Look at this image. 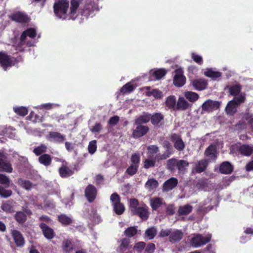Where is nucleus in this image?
<instances>
[{"mask_svg":"<svg viewBox=\"0 0 253 253\" xmlns=\"http://www.w3.org/2000/svg\"><path fill=\"white\" fill-rule=\"evenodd\" d=\"M129 209L131 215L139 217L142 221H146L149 217L148 206L144 203L139 206V201L137 199H129Z\"/></svg>","mask_w":253,"mask_h":253,"instance_id":"f257e3e1","label":"nucleus"},{"mask_svg":"<svg viewBox=\"0 0 253 253\" xmlns=\"http://www.w3.org/2000/svg\"><path fill=\"white\" fill-rule=\"evenodd\" d=\"M69 2L68 0H57L53 5V11L59 18L65 19L67 17Z\"/></svg>","mask_w":253,"mask_h":253,"instance_id":"f03ea898","label":"nucleus"},{"mask_svg":"<svg viewBox=\"0 0 253 253\" xmlns=\"http://www.w3.org/2000/svg\"><path fill=\"white\" fill-rule=\"evenodd\" d=\"M110 200L113 205V209L115 212L121 215L125 211V206L123 203L121 202V197L117 193H114L110 196Z\"/></svg>","mask_w":253,"mask_h":253,"instance_id":"7ed1b4c3","label":"nucleus"},{"mask_svg":"<svg viewBox=\"0 0 253 253\" xmlns=\"http://www.w3.org/2000/svg\"><path fill=\"white\" fill-rule=\"evenodd\" d=\"M16 62L15 57L8 55L4 52H0V66L4 70L6 71L8 68L14 66Z\"/></svg>","mask_w":253,"mask_h":253,"instance_id":"20e7f679","label":"nucleus"},{"mask_svg":"<svg viewBox=\"0 0 253 253\" xmlns=\"http://www.w3.org/2000/svg\"><path fill=\"white\" fill-rule=\"evenodd\" d=\"M211 235L206 237L198 234L195 235L190 240L191 245L195 248H198L209 243L211 240Z\"/></svg>","mask_w":253,"mask_h":253,"instance_id":"39448f33","label":"nucleus"},{"mask_svg":"<svg viewBox=\"0 0 253 253\" xmlns=\"http://www.w3.org/2000/svg\"><path fill=\"white\" fill-rule=\"evenodd\" d=\"M35 38L36 36V31L34 28H29L23 31L20 37V42L16 45V49L21 51L20 49L25 44L27 37Z\"/></svg>","mask_w":253,"mask_h":253,"instance_id":"423d86ee","label":"nucleus"},{"mask_svg":"<svg viewBox=\"0 0 253 253\" xmlns=\"http://www.w3.org/2000/svg\"><path fill=\"white\" fill-rule=\"evenodd\" d=\"M9 17L12 21L22 24L28 23L30 21V18L28 15L25 13L21 11L13 13Z\"/></svg>","mask_w":253,"mask_h":253,"instance_id":"0eeeda50","label":"nucleus"},{"mask_svg":"<svg viewBox=\"0 0 253 253\" xmlns=\"http://www.w3.org/2000/svg\"><path fill=\"white\" fill-rule=\"evenodd\" d=\"M221 106V102L208 99L202 105V110L207 112H212L218 109Z\"/></svg>","mask_w":253,"mask_h":253,"instance_id":"6e6552de","label":"nucleus"},{"mask_svg":"<svg viewBox=\"0 0 253 253\" xmlns=\"http://www.w3.org/2000/svg\"><path fill=\"white\" fill-rule=\"evenodd\" d=\"M97 193L96 188L92 184L86 186L84 190V195L87 201L91 203L95 199Z\"/></svg>","mask_w":253,"mask_h":253,"instance_id":"1a4fd4ad","label":"nucleus"},{"mask_svg":"<svg viewBox=\"0 0 253 253\" xmlns=\"http://www.w3.org/2000/svg\"><path fill=\"white\" fill-rule=\"evenodd\" d=\"M39 227L41 229L44 237L48 239L51 240L55 236V233L53 229L47 225L45 223L42 222L39 224Z\"/></svg>","mask_w":253,"mask_h":253,"instance_id":"9d476101","label":"nucleus"},{"mask_svg":"<svg viewBox=\"0 0 253 253\" xmlns=\"http://www.w3.org/2000/svg\"><path fill=\"white\" fill-rule=\"evenodd\" d=\"M137 126L132 133V136L134 138H138L144 136L147 133L149 128L147 126L142 125H136Z\"/></svg>","mask_w":253,"mask_h":253,"instance_id":"9b49d317","label":"nucleus"},{"mask_svg":"<svg viewBox=\"0 0 253 253\" xmlns=\"http://www.w3.org/2000/svg\"><path fill=\"white\" fill-rule=\"evenodd\" d=\"M11 236L17 247H23L24 246L25 241L20 231L17 230H13L11 231Z\"/></svg>","mask_w":253,"mask_h":253,"instance_id":"f8f14e48","label":"nucleus"},{"mask_svg":"<svg viewBox=\"0 0 253 253\" xmlns=\"http://www.w3.org/2000/svg\"><path fill=\"white\" fill-rule=\"evenodd\" d=\"M237 150L242 155L249 157L253 153V144H242L238 147Z\"/></svg>","mask_w":253,"mask_h":253,"instance_id":"ddd939ff","label":"nucleus"},{"mask_svg":"<svg viewBox=\"0 0 253 253\" xmlns=\"http://www.w3.org/2000/svg\"><path fill=\"white\" fill-rule=\"evenodd\" d=\"M96 9L95 2L90 1L86 2L82 11V14L86 17H88Z\"/></svg>","mask_w":253,"mask_h":253,"instance_id":"4468645a","label":"nucleus"},{"mask_svg":"<svg viewBox=\"0 0 253 253\" xmlns=\"http://www.w3.org/2000/svg\"><path fill=\"white\" fill-rule=\"evenodd\" d=\"M233 166L228 161L221 163L219 167V172L223 174H231L233 171Z\"/></svg>","mask_w":253,"mask_h":253,"instance_id":"2eb2a0df","label":"nucleus"},{"mask_svg":"<svg viewBox=\"0 0 253 253\" xmlns=\"http://www.w3.org/2000/svg\"><path fill=\"white\" fill-rule=\"evenodd\" d=\"M169 70L165 68H154L150 70L149 75L155 79H161L168 73Z\"/></svg>","mask_w":253,"mask_h":253,"instance_id":"dca6fc26","label":"nucleus"},{"mask_svg":"<svg viewBox=\"0 0 253 253\" xmlns=\"http://www.w3.org/2000/svg\"><path fill=\"white\" fill-rule=\"evenodd\" d=\"M46 138L49 141H54L56 143H61L65 140V136L58 132L50 131L46 136Z\"/></svg>","mask_w":253,"mask_h":253,"instance_id":"f3484780","label":"nucleus"},{"mask_svg":"<svg viewBox=\"0 0 253 253\" xmlns=\"http://www.w3.org/2000/svg\"><path fill=\"white\" fill-rule=\"evenodd\" d=\"M177 184V179L175 177H171L164 183L163 190L164 191H169L175 188Z\"/></svg>","mask_w":253,"mask_h":253,"instance_id":"a211bd4d","label":"nucleus"},{"mask_svg":"<svg viewBox=\"0 0 253 253\" xmlns=\"http://www.w3.org/2000/svg\"><path fill=\"white\" fill-rule=\"evenodd\" d=\"M192 105L189 104L183 97H179L176 102V111H185L191 107Z\"/></svg>","mask_w":253,"mask_h":253,"instance_id":"6ab92c4d","label":"nucleus"},{"mask_svg":"<svg viewBox=\"0 0 253 253\" xmlns=\"http://www.w3.org/2000/svg\"><path fill=\"white\" fill-rule=\"evenodd\" d=\"M204 75L208 78L212 79H217L222 77V73L221 72L218 71L215 68H207L204 72Z\"/></svg>","mask_w":253,"mask_h":253,"instance_id":"aec40b11","label":"nucleus"},{"mask_svg":"<svg viewBox=\"0 0 253 253\" xmlns=\"http://www.w3.org/2000/svg\"><path fill=\"white\" fill-rule=\"evenodd\" d=\"M205 155L209 158L210 160L215 161L217 158V151L215 146L213 145H210L206 148Z\"/></svg>","mask_w":253,"mask_h":253,"instance_id":"412c9836","label":"nucleus"},{"mask_svg":"<svg viewBox=\"0 0 253 253\" xmlns=\"http://www.w3.org/2000/svg\"><path fill=\"white\" fill-rule=\"evenodd\" d=\"M183 237V232L180 230H176L170 233L169 236V241L171 243L179 242Z\"/></svg>","mask_w":253,"mask_h":253,"instance_id":"4be33fe9","label":"nucleus"},{"mask_svg":"<svg viewBox=\"0 0 253 253\" xmlns=\"http://www.w3.org/2000/svg\"><path fill=\"white\" fill-rule=\"evenodd\" d=\"M165 106L169 110H172L175 111L176 105V97L173 95L168 96L165 101Z\"/></svg>","mask_w":253,"mask_h":253,"instance_id":"5701e85b","label":"nucleus"},{"mask_svg":"<svg viewBox=\"0 0 253 253\" xmlns=\"http://www.w3.org/2000/svg\"><path fill=\"white\" fill-rule=\"evenodd\" d=\"M150 204L152 209L153 211H156L160 208L163 204H166L164 203V200L162 198L155 197L150 200Z\"/></svg>","mask_w":253,"mask_h":253,"instance_id":"b1692460","label":"nucleus"},{"mask_svg":"<svg viewBox=\"0 0 253 253\" xmlns=\"http://www.w3.org/2000/svg\"><path fill=\"white\" fill-rule=\"evenodd\" d=\"M150 114L147 112H143L141 115L135 119V125H142L147 124L150 121Z\"/></svg>","mask_w":253,"mask_h":253,"instance_id":"393cba45","label":"nucleus"},{"mask_svg":"<svg viewBox=\"0 0 253 253\" xmlns=\"http://www.w3.org/2000/svg\"><path fill=\"white\" fill-rule=\"evenodd\" d=\"M12 170L11 164L6 159H0V171L11 173Z\"/></svg>","mask_w":253,"mask_h":253,"instance_id":"a878e982","label":"nucleus"},{"mask_svg":"<svg viewBox=\"0 0 253 253\" xmlns=\"http://www.w3.org/2000/svg\"><path fill=\"white\" fill-rule=\"evenodd\" d=\"M209 161L207 159H202L198 161L196 164L195 171L197 173H201L207 169Z\"/></svg>","mask_w":253,"mask_h":253,"instance_id":"bb28decb","label":"nucleus"},{"mask_svg":"<svg viewBox=\"0 0 253 253\" xmlns=\"http://www.w3.org/2000/svg\"><path fill=\"white\" fill-rule=\"evenodd\" d=\"M60 176L63 178H67L74 173V170L66 166H62L58 170Z\"/></svg>","mask_w":253,"mask_h":253,"instance_id":"cd10ccee","label":"nucleus"},{"mask_svg":"<svg viewBox=\"0 0 253 253\" xmlns=\"http://www.w3.org/2000/svg\"><path fill=\"white\" fill-rule=\"evenodd\" d=\"M150 121L155 126H159L161 122L164 119V116L161 113H155L153 115L150 114Z\"/></svg>","mask_w":253,"mask_h":253,"instance_id":"c85d7f7f","label":"nucleus"},{"mask_svg":"<svg viewBox=\"0 0 253 253\" xmlns=\"http://www.w3.org/2000/svg\"><path fill=\"white\" fill-rule=\"evenodd\" d=\"M57 220L63 226H67L73 223L72 218L65 214H61L57 216Z\"/></svg>","mask_w":253,"mask_h":253,"instance_id":"c756f323","label":"nucleus"},{"mask_svg":"<svg viewBox=\"0 0 253 253\" xmlns=\"http://www.w3.org/2000/svg\"><path fill=\"white\" fill-rule=\"evenodd\" d=\"M192 206L189 204L180 206L177 211V214L178 216L187 215L192 212Z\"/></svg>","mask_w":253,"mask_h":253,"instance_id":"7c9ffc66","label":"nucleus"},{"mask_svg":"<svg viewBox=\"0 0 253 253\" xmlns=\"http://www.w3.org/2000/svg\"><path fill=\"white\" fill-rule=\"evenodd\" d=\"M38 160L40 164L46 167L50 166L52 162L51 156L47 154H43L41 155L39 157Z\"/></svg>","mask_w":253,"mask_h":253,"instance_id":"2f4dec72","label":"nucleus"},{"mask_svg":"<svg viewBox=\"0 0 253 253\" xmlns=\"http://www.w3.org/2000/svg\"><path fill=\"white\" fill-rule=\"evenodd\" d=\"M192 84L195 89L198 90L205 89L208 85L207 80H193Z\"/></svg>","mask_w":253,"mask_h":253,"instance_id":"473e14b6","label":"nucleus"},{"mask_svg":"<svg viewBox=\"0 0 253 253\" xmlns=\"http://www.w3.org/2000/svg\"><path fill=\"white\" fill-rule=\"evenodd\" d=\"M62 249L64 253H70L74 249V244L71 240L65 239L62 242Z\"/></svg>","mask_w":253,"mask_h":253,"instance_id":"72a5a7b5","label":"nucleus"},{"mask_svg":"<svg viewBox=\"0 0 253 253\" xmlns=\"http://www.w3.org/2000/svg\"><path fill=\"white\" fill-rule=\"evenodd\" d=\"M175 66L176 69L173 72V79H186V77L184 75L183 68L178 65H175Z\"/></svg>","mask_w":253,"mask_h":253,"instance_id":"f704fd0d","label":"nucleus"},{"mask_svg":"<svg viewBox=\"0 0 253 253\" xmlns=\"http://www.w3.org/2000/svg\"><path fill=\"white\" fill-rule=\"evenodd\" d=\"M15 220L19 224H23L27 220V217L26 214L22 211H17L14 215Z\"/></svg>","mask_w":253,"mask_h":253,"instance_id":"c9c22d12","label":"nucleus"},{"mask_svg":"<svg viewBox=\"0 0 253 253\" xmlns=\"http://www.w3.org/2000/svg\"><path fill=\"white\" fill-rule=\"evenodd\" d=\"M18 184L20 187L27 190H31L33 186V183L30 180L21 178L18 180Z\"/></svg>","mask_w":253,"mask_h":253,"instance_id":"e433bc0d","label":"nucleus"},{"mask_svg":"<svg viewBox=\"0 0 253 253\" xmlns=\"http://www.w3.org/2000/svg\"><path fill=\"white\" fill-rule=\"evenodd\" d=\"M246 100V94L245 93H242L237 96H235L234 99L230 101L231 103H233L236 106H239L242 103L245 102Z\"/></svg>","mask_w":253,"mask_h":253,"instance_id":"4c0bfd02","label":"nucleus"},{"mask_svg":"<svg viewBox=\"0 0 253 253\" xmlns=\"http://www.w3.org/2000/svg\"><path fill=\"white\" fill-rule=\"evenodd\" d=\"M70 3L69 15L73 16L77 13L80 6V2L79 0H71Z\"/></svg>","mask_w":253,"mask_h":253,"instance_id":"58836bf2","label":"nucleus"},{"mask_svg":"<svg viewBox=\"0 0 253 253\" xmlns=\"http://www.w3.org/2000/svg\"><path fill=\"white\" fill-rule=\"evenodd\" d=\"M159 183L157 180L154 178L149 179L145 184V187L149 191L153 190L158 186Z\"/></svg>","mask_w":253,"mask_h":253,"instance_id":"ea45409f","label":"nucleus"},{"mask_svg":"<svg viewBox=\"0 0 253 253\" xmlns=\"http://www.w3.org/2000/svg\"><path fill=\"white\" fill-rule=\"evenodd\" d=\"M178 160L176 158H171L167 161L166 168L170 171H174L177 168Z\"/></svg>","mask_w":253,"mask_h":253,"instance_id":"a19ab883","label":"nucleus"},{"mask_svg":"<svg viewBox=\"0 0 253 253\" xmlns=\"http://www.w3.org/2000/svg\"><path fill=\"white\" fill-rule=\"evenodd\" d=\"M130 240L127 238H123L121 240V244L119 247V251L120 252L123 253L128 248L130 244Z\"/></svg>","mask_w":253,"mask_h":253,"instance_id":"79ce46f5","label":"nucleus"},{"mask_svg":"<svg viewBox=\"0 0 253 253\" xmlns=\"http://www.w3.org/2000/svg\"><path fill=\"white\" fill-rule=\"evenodd\" d=\"M124 235L128 238L134 237L137 233V227L130 226L126 228L124 232Z\"/></svg>","mask_w":253,"mask_h":253,"instance_id":"37998d69","label":"nucleus"},{"mask_svg":"<svg viewBox=\"0 0 253 253\" xmlns=\"http://www.w3.org/2000/svg\"><path fill=\"white\" fill-rule=\"evenodd\" d=\"M13 111L17 115L22 117L25 116L28 113V109L24 106L14 107Z\"/></svg>","mask_w":253,"mask_h":253,"instance_id":"c03bdc74","label":"nucleus"},{"mask_svg":"<svg viewBox=\"0 0 253 253\" xmlns=\"http://www.w3.org/2000/svg\"><path fill=\"white\" fill-rule=\"evenodd\" d=\"M241 90V85L239 84H236L232 85L229 87L230 94L234 96L238 95Z\"/></svg>","mask_w":253,"mask_h":253,"instance_id":"a18cd8bd","label":"nucleus"},{"mask_svg":"<svg viewBox=\"0 0 253 253\" xmlns=\"http://www.w3.org/2000/svg\"><path fill=\"white\" fill-rule=\"evenodd\" d=\"M47 147L46 145L42 144L40 146L34 148L33 152L37 156H41L47 151Z\"/></svg>","mask_w":253,"mask_h":253,"instance_id":"49530a36","label":"nucleus"},{"mask_svg":"<svg viewBox=\"0 0 253 253\" xmlns=\"http://www.w3.org/2000/svg\"><path fill=\"white\" fill-rule=\"evenodd\" d=\"M135 86L129 82L125 84L120 89V91L123 94L130 93L134 90Z\"/></svg>","mask_w":253,"mask_h":253,"instance_id":"de8ad7c7","label":"nucleus"},{"mask_svg":"<svg viewBox=\"0 0 253 253\" xmlns=\"http://www.w3.org/2000/svg\"><path fill=\"white\" fill-rule=\"evenodd\" d=\"M185 97L190 102H194L197 100L199 97V95L195 92L187 91L185 93Z\"/></svg>","mask_w":253,"mask_h":253,"instance_id":"09e8293b","label":"nucleus"},{"mask_svg":"<svg viewBox=\"0 0 253 253\" xmlns=\"http://www.w3.org/2000/svg\"><path fill=\"white\" fill-rule=\"evenodd\" d=\"M157 234V230L155 227L148 228L145 232V235L149 240H152L155 238Z\"/></svg>","mask_w":253,"mask_h":253,"instance_id":"8fccbe9b","label":"nucleus"},{"mask_svg":"<svg viewBox=\"0 0 253 253\" xmlns=\"http://www.w3.org/2000/svg\"><path fill=\"white\" fill-rule=\"evenodd\" d=\"M226 111L227 114L234 115L237 112L236 106L233 103H231L230 101L226 107Z\"/></svg>","mask_w":253,"mask_h":253,"instance_id":"3c124183","label":"nucleus"},{"mask_svg":"<svg viewBox=\"0 0 253 253\" xmlns=\"http://www.w3.org/2000/svg\"><path fill=\"white\" fill-rule=\"evenodd\" d=\"M174 148L178 151H181L184 150L185 145L181 137H178L174 143Z\"/></svg>","mask_w":253,"mask_h":253,"instance_id":"603ef678","label":"nucleus"},{"mask_svg":"<svg viewBox=\"0 0 253 253\" xmlns=\"http://www.w3.org/2000/svg\"><path fill=\"white\" fill-rule=\"evenodd\" d=\"M146 94L148 96L152 95L156 99H161L163 97L162 92L157 89H153L150 91H148Z\"/></svg>","mask_w":253,"mask_h":253,"instance_id":"864d4df0","label":"nucleus"},{"mask_svg":"<svg viewBox=\"0 0 253 253\" xmlns=\"http://www.w3.org/2000/svg\"><path fill=\"white\" fill-rule=\"evenodd\" d=\"M189 165V164L187 161L184 160H178L177 169L179 171H182L185 169L186 167H188Z\"/></svg>","mask_w":253,"mask_h":253,"instance_id":"5fc2aeb1","label":"nucleus"},{"mask_svg":"<svg viewBox=\"0 0 253 253\" xmlns=\"http://www.w3.org/2000/svg\"><path fill=\"white\" fill-rule=\"evenodd\" d=\"M140 161V156L138 153H134L130 158V162L131 165L136 166L139 167V164Z\"/></svg>","mask_w":253,"mask_h":253,"instance_id":"6e6d98bb","label":"nucleus"},{"mask_svg":"<svg viewBox=\"0 0 253 253\" xmlns=\"http://www.w3.org/2000/svg\"><path fill=\"white\" fill-rule=\"evenodd\" d=\"M12 194L10 189H6L3 187L0 186V196L3 198H7Z\"/></svg>","mask_w":253,"mask_h":253,"instance_id":"4d7b16f0","label":"nucleus"},{"mask_svg":"<svg viewBox=\"0 0 253 253\" xmlns=\"http://www.w3.org/2000/svg\"><path fill=\"white\" fill-rule=\"evenodd\" d=\"M163 147L166 149L165 153L170 157L173 153V150L171 145L168 141H165L163 143Z\"/></svg>","mask_w":253,"mask_h":253,"instance_id":"13d9d810","label":"nucleus"},{"mask_svg":"<svg viewBox=\"0 0 253 253\" xmlns=\"http://www.w3.org/2000/svg\"><path fill=\"white\" fill-rule=\"evenodd\" d=\"M143 163V168L145 169L153 168L155 166L156 164L155 161L153 159H150V158L145 159Z\"/></svg>","mask_w":253,"mask_h":253,"instance_id":"bf43d9fd","label":"nucleus"},{"mask_svg":"<svg viewBox=\"0 0 253 253\" xmlns=\"http://www.w3.org/2000/svg\"><path fill=\"white\" fill-rule=\"evenodd\" d=\"M1 209L8 213H12L14 211L13 207L8 202L3 203L1 206Z\"/></svg>","mask_w":253,"mask_h":253,"instance_id":"052dcab7","label":"nucleus"},{"mask_svg":"<svg viewBox=\"0 0 253 253\" xmlns=\"http://www.w3.org/2000/svg\"><path fill=\"white\" fill-rule=\"evenodd\" d=\"M148 153L152 156L159 152L160 150L158 146L155 145H151L147 147Z\"/></svg>","mask_w":253,"mask_h":253,"instance_id":"680f3d73","label":"nucleus"},{"mask_svg":"<svg viewBox=\"0 0 253 253\" xmlns=\"http://www.w3.org/2000/svg\"><path fill=\"white\" fill-rule=\"evenodd\" d=\"M138 167L130 165V166L126 169V173H127L130 176H132L136 173L138 171Z\"/></svg>","mask_w":253,"mask_h":253,"instance_id":"e2e57ef3","label":"nucleus"},{"mask_svg":"<svg viewBox=\"0 0 253 253\" xmlns=\"http://www.w3.org/2000/svg\"><path fill=\"white\" fill-rule=\"evenodd\" d=\"M96 141L95 140L91 141L88 144V152L93 154L96 151L97 145H96Z\"/></svg>","mask_w":253,"mask_h":253,"instance_id":"0e129e2a","label":"nucleus"},{"mask_svg":"<svg viewBox=\"0 0 253 253\" xmlns=\"http://www.w3.org/2000/svg\"><path fill=\"white\" fill-rule=\"evenodd\" d=\"M169 155L166 154L165 152L163 154H161L159 152L156 154V155L155 156L154 158H153V160L155 161V162H159V161L161 160H164L168 159L169 158Z\"/></svg>","mask_w":253,"mask_h":253,"instance_id":"69168bd1","label":"nucleus"},{"mask_svg":"<svg viewBox=\"0 0 253 253\" xmlns=\"http://www.w3.org/2000/svg\"><path fill=\"white\" fill-rule=\"evenodd\" d=\"M146 246V243L144 242H139L136 243L134 246V249L138 253H141L145 248Z\"/></svg>","mask_w":253,"mask_h":253,"instance_id":"338daca9","label":"nucleus"},{"mask_svg":"<svg viewBox=\"0 0 253 253\" xmlns=\"http://www.w3.org/2000/svg\"><path fill=\"white\" fill-rule=\"evenodd\" d=\"M191 58L194 62L199 65H202L203 63V60L202 56L196 54L195 53L191 54Z\"/></svg>","mask_w":253,"mask_h":253,"instance_id":"774afa93","label":"nucleus"}]
</instances>
